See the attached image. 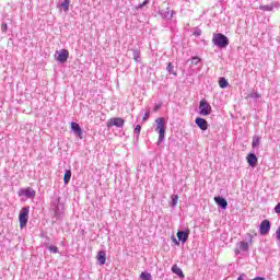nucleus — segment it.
I'll list each match as a JSON object with an SVG mask.
<instances>
[{
  "instance_id": "obj_1",
  "label": "nucleus",
  "mask_w": 280,
  "mask_h": 280,
  "mask_svg": "<svg viewBox=\"0 0 280 280\" xmlns=\"http://www.w3.org/2000/svg\"><path fill=\"white\" fill-rule=\"evenodd\" d=\"M156 122V131L159 132L158 145H161L165 140V118L162 116L155 119Z\"/></svg>"
},
{
  "instance_id": "obj_2",
  "label": "nucleus",
  "mask_w": 280,
  "mask_h": 280,
  "mask_svg": "<svg viewBox=\"0 0 280 280\" xmlns=\"http://www.w3.org/2000/svg\"><path fill=\"white\" fill-rule=\"evenodd\" d=\"M213 45L220 47L221 49L229 47V38L224 34H214L212 38Z\"/></svg>"
},
{
  "instance_id": "obj_3",
  "label": "nucleus",
  "mask_w": 280,
  "mask_h": 280,
  "mask_svg": "<svg viewBox=\"0 0 280 280\" xmlns=\"http://www.w3.org/2000/svg\"><path fill=\"white\" fill-rule=\"evenodd\" d=\"M28 220H30V207H24L20 210V214H19L20 229H25V226H27Z\"/></svg>"
},
{
  "instance_id": "obj_4",
  "label": "nucleus",
  "mask_w": 280,
  "mask_h": 280,
  "mask_svg": "<svg viewBox=\"0 0 280 280\" xmlns=\"http://www.w3.org/2000/svg\"><path fill=\"white\" fill-rule=\"evenodd\" d=\"M211 112H212V107L210 103H208L206 98H202L199 103V114H201L202 116H209Z\"/></svg>"
},
{
  "instance_id": "obj_5",
  "label": "nucleus",
  "mask_w": 280,
  "mask_h": 280,
  "mask_svg": "<svg viewBox=\"0 0 280 280\" xmlns=\"http://www.w3.org/2000/svg\"><path fill=\"white\" fill-rule=\"evenodd\" d=\"M18 196H24V198H35L36 197V190L33 188H21L18 192Z\"/></svg>"
},
{
  "instance_id": "obj_6",
  "label": "nucleus",
  "mask_w": 280,
  "mask_h": 280,
  "mask_svg": "<svg viewBox=\"0 0 280 280\" xmlns=\"http://www.w3.org/2000/svg\"><path fill=\"white\" fill-rule=\"evenodd\" d=\"M56 60L57 62H60L61 65L67 62V59L69 58V50L67 49H61L56 51Z\"/></svg>"
},
{
  "instance_id": "obj_7",
  "label": "nucleus",
  "mask_w": 280,
  "mask_h": 280,
  "mask_svg": "<svg viewBox=\"0 0 280 280\" xmlns=\"http://www.w3.org/2000/svg\"><path fill=\"white\" fill-rule=\"evenodd\" d=\"M270 228V220H262L260 222V235H268Z\"/></svg>"
},
{
  "instance_id": "obj_8",
  "label": "nucleus",
  "mask_w": 280,
  "mask_h": 280,
  "mask_svg": "<svg viewBox=\"0 0 280 280\" xmlns=\"http://www.w3.org/2000/svg\"><path fill=\"white\" fill-rule=\"evenodd\" d=\"M195 125H197V127H199V129H201L202 131H207V129L209 127L208 120H206V118H201V117L195 118Z\"/></svg>"
},
{
  "instance_id": "obj_9",
  "label": "nucleus",
  "mask_w": 280,
  "mask_h": 280,
  "mask_svg": "<svg viewBox=\"0 0 280 280\" xmlns=\"http://www.w3.org/2000/svg\"><path fill=\"white\" fill-rule=\"evenodd\" d=\"M190 235V230L186 229L185 231H177V238L179 242L185 244Z\"/></svg>"
},
{
  "instance_id": "obj_10",
  "label": "nucleus",
  "mask_w": 280,
  "mask_h": 280,
  "mask_svg": "<svg viewBox=\"0 0 280 280\" xmlns=\"http://www.w3.org/2000/svg\"><path fill=\"white\" fill-rule=\"evenodd\" d=\"M114 125L115 127H124V118H110L109 120H107V127H113Z\"/></svg>"
},
{
  "instance_id": "obj_11",
  "label": "nucleus",
  "mask_w": 280,
  "mask_h": 280,
  "mask_svg": "<svg viewBox=\"0 0 280 280\" xmlns=\"http://www.w3.org/2000/svg\"><path fill=\"white\" fill-rule=\"evenodd\" d=\"M246 160H247V164L252 166V168H255V166H257L258 164V158L257 155H255V153H248Z\"/></svg>"
},
{
  "instance_id": "obj_12",
  "label": "nucleus",
  "mask_w": 280,
  "mask_h": 280,
  "mask_svg": "<svg viewBox=\"0 0 280 280\" xmlns=\"http://www.w3.org/2000/svg\"><path fill=\"white\" fill-rule=\"evenodd\" d=\"M72 131L78 138H80L81 140L83 139V129L82 127H80L79 122L72 121Z\"/></svg>"
},
{
  "instance_id": "obj_13",
  "label": "nucleus",
  "mask_w": 280,
  "mask_h": 280,
  "mask_svg": "<svg viewBox=\"0 0 280 280\" xmlns=\"http://www.w3.org/2000/svg\"><path fill=\"white\" fill-rule=\"evenodd\" d=\"M214 200L217 205L221 207V209H226V207L229 206L226 198H224L223 196H214Z\"/></svg>"
},
{
  "instance_id": "obj_14",
  "label": "nucleus",
  "mask_w": 280,
  "mask_h": 280,
  "mask_svg": "<svg viewBox=\"0 0 280 280\" xmlns=\"http://www.w3.org/2000/svg\"><path fill=\"white\" fill-rule=\"evenodd\" d=\"M51 208L55 210V213L58 214L62 209H65V206H62V203H60V199H58L52 202Z\"/></svg>"
},
{
  "instance_id": "obj_15",
  "label": "nucleus",
  "mask_w": 280,
  "mask_h": 280,
  "mask_svg": "<svg viewBox=\"0 0 280 280\" xmlns=\"http://www.w3.org/2000/svg\"><path fill=\"white\" fill-rule=\"evenodd\" d=\"M160 14L163 19L170 20L173 19L174 12L170 8H166V10H160Z\"/></svg>"
},
{
  "instance_id": "obj_16",
  "label": "nucleus",
  "mask_w": 280,
  "mask_h": 280,
  "mask_svg": "<svg viewBox=\"0 0 280 280\" xmlns=\"http://www.w3.org/2000/svg\"><path fill=\"white\" fill-rule=\"evenodd\" d=\"M172 272H174V275H177V277H180V279H185V275H184L182 268H179V266H177V264L172 266Z\"/></svg>"
},
{
  "instance_id": "obj_17",
  "label": "nucleus",
  "mask_w": 280,
  "mask_h": 280,
  "mask_svg": "<svg viewBox=\"0 0 280 280\" xmlns=\"http://www.w3.org/2000/svg\"><path fill=\"white\" fill-rule=\"evenodd\" d=\"M97 260L100 261L101 266L106 264V250H98Z\"/></svg>"
},
{
  "instance_id": "obj_18",
  "label": "nucleus",
  "mask_w": 280,
  "mask_h": 280,
  "mask_svg": "<svg viewBox=\"0 0 280 280\" xmlns=\"http://www.w3.org/2000/svg\"><path fill=\"white\" fill-rule=\"evenodd\" d=\"M273 8H279V3H270L269 5H260V10L264 12H271Z\"/></svg>"
},
{
  "instance_id": "obj_19",
  "label": "nucleus",
  "mask_w": 280,
  "mask_h": 280,
  "mask_svg": "<svg viewBox=\"0 0 280 280\" xmlns=\"http://www.w3.org/2000/svg\"><path fill=\"white\" fill-rule=\"evenodd\" d=\"M133 60H135V62H141L140 49H133Z\"/></svg>"
},
{
  "instance_id": "obj_20",
  "label": "nucleus",
  "mask_w": 280,
  "mask_h": 280,
  "mask_svg": "<svg viewBox=\"0 0 280 280\" xmlns=\"http://www.w3.org/2000/svg\"><path fill=\"white\" fill-rule=\"evenodd\" d=\"M260 142H261L260 136H254L252 147L256 149L257 147H259Z\"/></svg>"
},
{
  "instance_id": "obj_21",
  "label": "nucleus",
  "mask_w": 280,
  "mask_h": 280,
  "mask_svg": "<svg viewBox=\"0 0 280 280\" xmlns=\"http://www.w3.org/2000/svg\"><path fill=\"white\" fill-rule=\"evenodd\" d=\"M69 180H71V170H67L63 176L65 185H69Z\"/></svg>"
},
{
  "instance_id": "obj_22",
  "label": "nucleus",
  "mask_w": 280,
  "mask_h": 280,
  "mask_svg": "<svg viewBox=\"0 0 280 280\" xmlns=\"http://www.w3.org/2000/svg\"><path fill=\"white\" fill-rule=\"evenodd\" d=\"M69 0H65L63 2L60 3V8L62 9L63 12H68L69 11Z\"/></svg>"
},
{
  "instance_id": "obj_23",
  "label": "nucleus",
  "mask_w": 280,
  "mask_h": 280,
  "mask_svg": "<svg viewBox=\"0 0 280 280\" xmlns=\"http://www.w3.org/2000/svg\"><path fill=\"white\" fill-rule=\"evenodd\" d=\"M179 200L178 195H172V201L170 202L171 207H176Z\"/></svg>"
},
{
  "instance_id": "obj_24",
  "label": "nucleus",
  "mask_w": 280,
  "mask_h": 280,
  "mask_svg": "<svg viewBox=\"0 0 280 280\" xmlns=\"http://www.w3.org/2000/svg\"><path fill=\"white\" fill-rule=\"evenodd\" d=\"M219 85L220 88H226L229 85V81H226L225 77L219 79Z\"/></svg>"
},
{
  "instance_id": "obj_25",
  "label": "nucleus",
  "mask_w": 280,
  "mask_h": 280,
  "mask_svg": "<svg viewBox=\"0 0 280 280\" xmlns=\"http://www.w3.org/2000/svg\"><path fill=\"white\" fill-rule=\"evenodd\" d=\"M240 250H249L248 242H240Z\"/></svg>"
},
{
  "instance_id": "obj_26",
  "label": "nucleus",
  "mask_w": 280,
  "mask_h": 280,
  "mask_svg": "<svg viewBox=\"0 0 280 280\" xmlns=\"http://www.w3.org/2000/svg\"><path fill=\"white\" fill-rule=\"evenodd\" d=\"M140 277L143 280H152V275L150 272H141Z\"/></svg>"
},
{
  "instance_id": "obj_27",
  "label": "nucleus",
  "mask_w": 280,
  "mask_h": 280,
  "mask_svg": "<svg viewBox=\"0 0 280 280\" xmlns=\"http://www.w3.org/2000/svg\"><path fill=\"white\" fill-rule=\"evenodd\" d=\"M247 96L249 98H260L261 94L259 92H250Z\"/></svg>"
},
{
  "instance_id": "obj_28",
  "label": "nucleus",
  "mask_w": 280,
  "mask_h": 280,
  "mask_svg": "<svg viewBox=\"0 0 280 280\" xmlns=\"http://www.w3.org/2000/svg\"><path fill=\"white\" fill-rule=\"evenodd\" d=\"M173 69H174V66H173L172 61H168V63L166 66V71H168V73H173Z\"/></svg>"
},
{
  "instance_id": "obj_29",
  "label": "nucleus",
  "mask_w": 280,
  "mask_h": 280,
  "mask_svg": "<svg viewBox=\"0 0 280 280\" xmlns=\"http://www.w3.org/2000/svg\"><path fill=\"white\" fill-rule=\"evenodd\" d=\"M149 3V0H144L143 3H140L138 7H137V10H142V8H144V5H148Z\"/></svg>"
},
{
  "instance_id": "obj_30",
  "label": "nucleus",
  "mask_w": 280,
  "mask_h": 280,
  "mask_svg": "<svg viewBox=\"0 0 280 280\" xmlns=\"http://www.w3.org/2000/svg\"><path fill=\"white\" fill-rule=\"evenodd\" d=\"M200 62V58H198L197 56H195L192 59H191V63L192 65H199Z\"/></svg>"
},
{
  "instance_id": "obj_31",
  "label": "nucleus",
  "mask_w": 280,
  "mask_h": 280,
  "mask_svg": "<svg viewBox=\"0 0 280 280\" xmlns=\"http://www.w3.org/2000/svg\"><path fill=\"white\" fill-rule=\"evenodd\" d=\"M48 249L50 250V253H58V247L56 246H49Z\"/></svg>"
},
{
  "instance_id": "obj_32",
  "label": "nucleus",
  "mask_w": 280,
  "mask_h": 280,
  "mask_svg": "<svg viewBox=\"0 0 280 280\" xmlns=\"http://www.w3.org/2000/svg\"><path fill=\"white\" fill-rule=\"evenodd\" d=\"M140 131H141V125H136L135 133L139 136Z\"/></svg>"
},
{
  "instance_id": "obj_33",
  "label": "nucleus",
  "mask_w": 280,
  "mask_h": 280,
  "mask_svg": "<svg viewBox=\"0 0 280 280\" xmlns=\"http://www.w3.org/2000/svg\"><path fill=\"white\" fill-rule=\"evenodd\" d=\"M161 103H156L155 105H154V107H153V110L154 112H158L159 109H161Z\"/></svg>"
},
{
  "instance_id": "obj_34",
  "label": "nucleus",
  "mask_w": 280,
  "mask_h": 280,
  "mask_svg": "<svg viewBox=\"0 0 280 280\" xmlns=\"http://www.w3.org/2000/svg\"><path fill=\"white\" fill-rule=\"evenodd\" d=\"M1 31H2V32H8V24L3 23V24L1 25Z\"/></svg>"
},
{
  "instance_id": "obj_35",
  "label": "nucleus",
  "mask_w": 280,
  "mask_h": 280,
  "mask_svg": "<svg viewBox=\"0 0 280 280\" xmlns=\"http://www.w3.org/2000/svg\"><path fill=\"white\" fill-rule=\"evenodd\" d=\"M150 116V110L145 112L144 116L142 117L143 121L148 120Z\"/></svg>"
},
{
  "instance_id": "obj_36",
  "label": "nucleus",
  "mask_w": 280,
  "mask_h": 280,
  "mask_svg": "<svg viewBox=\"0 0 280 280\" xmlns=\"http://www.w3.org/2000/svg\"><path fill=\"white\" fill-rule=\"evenodd\" d=\"M275 211H276V213H280V202H278V205H276Z\"/></svg>"
},
{
  "instance_id": "obj_37",
  "label": "nucleus",
  "mask_w": 280,
  "mask_h": 280,
  "mask_svg": "<svg viewBox=\"0 0 280 280\" xmlns=\"http://www.w3.org/2000/svg\"><path fill=\"white\" fill-rule=\"evenodd\" d=\"M202 32L201 30H197V32H195V36H201Z\"/></svg>"
},
{
  "instance_id": "obj_38",
  "label": "nucleus",
  "mask_w": 280,
  "mask_h": 280,
  "mask_svg": "<svg viewBox=\"0 0 280 280\" xmlns=\"http://www.w3.org/2000/svg\"><path fill=\"white\" fill-rule=\"evenodd\" d=\"M276 235H277V238L280 240V226L279 229H277Z\"/></svg>"
},
{
  "instance_id": "obj_39",
  "label": "nucleus",
  "mask_w": 280,
  "mask_h": 280,
  "mask_svg": "<svg viewBox=\"0 0 280 280\" xmlns=\"http://www.w3.org/2000/svg\"><path fill=\"white\" fill-rule=\"evenodd\" d=\"M253 280H266L265 277H256L255 279Z\"/></svg>"
},
{
  "instance_id": "obj_40",
  "label": "nucleus",
  "mask_w": 280,
  "mask_h": 280,
  "mask_svg": "<svg viewBox=\"0 0 280 280\" xmlns=\"http://www.w3.org/2000/svg\"><path fill=\"white\" fill-rule=\"evenodd\" d=\"M236 280H244V275H240Z\"/></svg>"
},
{
  "instance_id": "obj_41",
  "label": "nucleus",
  "mask_w": 280,
  "mask_h": 280,
  "mask_svg": "<svg viewBox=\"0 0 280 280\" xmlns=\"http://www.w3.org/2000/svg\"><path fill=\"white\" fill-rule=\"evenodd\" d=\"M248 237H249V243H253V235L248 234Z\"/></svg>"
},
{
  "instance_id": "obj_42",
  "label": "nucleus",
  "mask_w": 280,
  "mask_h": 280,
  "mask_svg": "<svg viewBox=\"0 0 280 280\" xmlns=\"http://www.w3.org/2000/svg\"><path fill=\"white\" fill-rule=\"evenodd\" d=\"M240 250H236V254L238 255Z\"/></svg>"
},
{
  "instance_id": "obj_43",
  "label": "nucleus",
  "mask_w": 280,
  "mask_h": 280,
  "mask_svg": "<svg viewBox=\"0 0 280 280\" xmlns=\"http://www.w3.org/2000/svg\"><path fill=\"white\" fill-rule=\"evenodd\" d=\"M173 74H177V72H173Z\"/></svg>"
}]
</instances>
